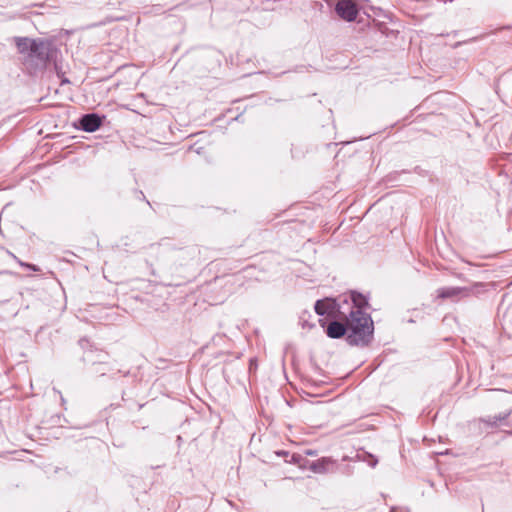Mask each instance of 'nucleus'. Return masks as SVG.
I'll return each instance as SVG.
<instances>
[{
    "mask_svg": "<svg viewBox=\"0 0 512 512\" xmlns=\"http://www.w3.org/2000/svg\"><path fill=\"white\" fill-rule=\"evenodd\" d=\"M366 461L368 462V465L371 466L372 468H374L378 463V460L371 454L368 455V460Z\"/></svg>",
    "mask_w": 512,
    "mask_h": 512,
    "instance_id": "obj_11",
    "label": "nucleus"
},
{
    "mask_svg": "<svg viewBox=\"0 0 512 512\" xmlns=\"http://www.w3.org/2000/svg\"><path fill=\"white\" fill-rule=\"evenodd\" d=\"M437 298L451 299L458 301L461 298L469 297L472 294V288L469 287H443L437 291Z\"/></svg>",
    "mask_w": 512,
    "mask_h": 512,
    "instance_id": "obj_5",
    "label": "nucleus"
},
{
    "mask_svg": "<svg viewBox=\"0 0 512 512\" xmlns=\"http://www.w3.org/2000/svg\"><path fill=\"white\" fill-rule=\"evenodd\" d=\"M55 69L57 71V75L61 78V84H68L69 80L65 77H61L60 72L58 71L57 64H55Z\"/></svg>",
    "mask_w": 512,
    "mask_h": 512,
    "instance_id": "obj_12",
    "label": "nucleus"
},
{
    "mask_svg": "<svg viewBox=\"0 0 512 512\" xmlns=\"http://www.w3.org/2000/svg\"><path fill=\"white\" fill-rule=\"evenodd\" d=\"M480 285H481L480 283H476V284L474 285V287H477V286H480Z\"/></svg>",
    "mask_w": 512,
    "mask_h": 512,
    "instance_id": "obj_14",
    "label": "nucleus"
},
{
    "mask_svg": "<svg viewBox=\"0 0 512 512\" xmlns=\"http://www.w3.org/2000/svg\"><path fill=\"white\" fill-rule=\"evenodd\" d=\"M368 306L367 298L356 291L349 295L340 296L338 299L326 298L317 300L314 306L315 312L333 319L346 320L350 326L347 342L350 345L367 346L373 339V321L363 309Z\"/></svg>",
    "mask_w": 512,
    "mask_h": 512,
    "instance_id": "obj_1",
    "label": "nucleus"
},
{
    "mask_svg": "<svg viewBox=\"0 0 512 512\" xmlns=\"http://www.w3.org/2000/svg\"><path fill=\"white\" fill-rule=\"evenodd\" d=\"M56 50L49 41L34 39L33 48L28 56H25L23 63L29 73H35L46 67L47 63L54 58Z\"/></svg>",
    "mask_w": 512,
    "mask_h": 512,
    "instance_id": "obj_2",
    "label": "nucleus"
},
{
    "mask_svg": "<svg viewBox=\"0 0 512 512\" xmlns=\"http://www.w3.org/2000/svg\"><path fill=\"white\" fill-rule=\"evenodd\" d=\"M306 454H307V455H309V456H315V455H316V451L308 450V451L306 452Z\"/></svg>",
    "mask_w": 512,
    "mask_h": 512,
    "instance_id": "obj_13",
    "label": "nucleus"
},
{
    "mask_svg": "<svg viewBox=\"0 0 512 512\" xmlns=\"http://www.w3.org/2000/svg\"><path fill=\"white\" fill-rule=\"evenodd\" d=\"M511 413L512 410H509L507 412L500 413L499 415L488 416L487 418L481 419V421L488 424L491 427H497L500 423L506 421V419L511 415Z\"/></svg>",
    "mask_w": 512,
    "mask_h": 512,
    "instance_id": "obj_9",
    "label": "nucleus"
},
{
    "mask_svg": "<svg viewBox=\"0 0 512 512\" xmlns=\"http://www.w3.org/2000/svg\"><path fill=\"white\" fill-rule=\"evenodd\" d=\"M319 323L323 328H325L327 336L332 339H339L346 334L348 329L350 330V326L346 320L335 319L332 320L327 326L325 320L320 319Z\"/></svg>",
    "mask_w": 512,
    "mask_h": 512,
    "instance_id": "obj_4",
    "label": "nucleus"
},
{
    "mask_svg": "<svg viewBox=\"0 0 512 512\" xmlns=\"http://www.w3.org/2000/svg\"><path fill=\"white\" fill-rule=\"evenodd\" d=\"M33 40L27 37H18L16 38V46L18 51L25 56H28L31 49L33 48Z\"/></svg>",
    "mask_w": 512,
    "mask_h": 512,
    "instance_id": "obj_8",
    "label": "nucleus"
},
{
    "mask_svg": "<svg viewBox=\"0 0 512 512\" xmlns=\"http://www.w3.org/2000/svg\"><path fill=\"white\" fill-rule=\"evenodd\" d=\"M334 463L331 458L323 457L311 463L310 470L315 473H327L329 467Z\"/></svg>",
    "mask_w": 512,
    "mask_h": 512,
    "instance_id": "obj_7",
    "label": "nucleus"
},
{
    "mask_svg": "<svg viewBox=\"0 0 512 512\" xmlns=\"http://www.w3.org/2000/svg\"><path fill=\"white\" fill-rule=\"evenodd\" d=\"M335 11L340 18L348 22L354 21L359 12L355 0H339L335 6Z\"/></svg>",
    "mask_w": 512,
    "mask_h": 512,
    "instance_id": "obj_3",
    "label": "nucleus"
},
{
    "mask_svg": "<svg viewBox=\"0 0 512 512\" xmlns=\"http://www.w3.org/2000/svg\"><path fill=\"white\" fill-rule=\"evenodd\" d=\"M18 262H19L20 266L28 268L34 272L40 271V268L34 264H30V263H26V262H22V261H18Z\"/></svg>",
    "mask_w": 512,
    "mask_h": 512,
    "instance_id": "obj_10",
    "label": "nucleus"
},
{
    "mask_svg": "<svg viewBox=\"0 0 512 512\" xmlns=\"http://www.w3.org/2000/svg\"><path fill=\"white\" fill-rule=\"evenodd\" d=\"M102 119L96 113L85 114L79 119V127L85 132H94L101 126Z\"/></svg>",
    "mask_w": 512,
    "mask_h": 512,
    "instance_id": "obj_6",
    "label": "nucleus"
}]
</instances>
